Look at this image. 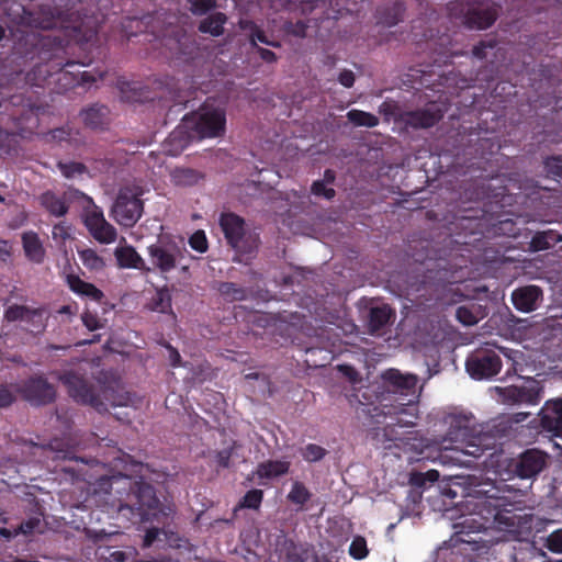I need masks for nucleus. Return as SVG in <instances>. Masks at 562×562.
<instances>
[{"mask_svg":"<svg viewBox=\"0 0 562 562\" xmlns=\"http://www.w3.org/2000/svg\"><path fill=\"white\" fill-rule=\"evenodd\" d=\"M214 7V0H190V10L194 14H203Z\"/></svg>","mask_w":562,"mask_h":562,"instance_id":"603ef678","label":"nucleus"},{"mask_svg":"<svg viewBox=\"0 0 562 562\" xmlns=\"http://www.w3.org/2000/svg\"><path fill=\"white\" fill-rule=\"evenodd\" d=\"M76 446V442L68 440L64 442L60 439L52 440L48 446L45 448L47 457L53 460H65L72 458V448Z\"/></svg>","mask_w":562,"mask_h":562,"instance_id":"473e14b6","label":"nucleus"},{"mask_svg":"<svg viewBox=\"0 0 562 562\" xmlns=\"http://www.w3.org/2000/svg\"><path fill=\"white\" fill-rule=\"evenodd\" d=\"M164 540L170 546V547H181L180 544V538L177 533L166 530V529H158V528H150L146 531L143 540V546L145 548L150 547L155 541L157 540Z\"/></svg>","mask_w":562,"mask_h":562,"instance_id":"c85d7f7f","label":"nucleus"},{"mask_svg":"<svg viewBox=\"0 0 562 562\" xmlns=\"http://www.w3.org/2000/svg\"><path fill=\"white\" fill-rule=\"evenodd\" d=\"M19 536L18 528L9 529V528H0V537L5 540H11Z\"/></svg>","mask_w":562,"mask_h":562,"instance_id":"680f3d73","label":"nucleus"},{"mask_svg":"<svg viewBox=\"0 0 562 562\" xmlns=\"http://www.w3.org/2000/svg\"><path fill=\"white\" fill-rule=\"evenodd\" d=\"M547 548L554 553H562V529L551 532L546 541Z\"/></svg>","mask_w":562,"mask_h":562,"instance_id":"09e8293b","label":"nucleus"},{"mask_svg":"<svg viewBox=\"0 0 562 562\" xmlns=\"http://www.w3.org/2000/svg\"><path fill=\"white\" fill-rule=\"evenodd\" d=\"M347 117L356 126L374 127L379 123L375 115L360 110H350Z\"/></svg>","mask_w":562,"mask_h":562,"instance_id":"4c0bfd02","label":"nucleus"},{"mask_svg":"<svg viewBox=\"0 0 562 562\" xmlns=\"http://www.w3.org/2000/svg\"><path fill=\"white\" fill-rule=\"evenodd\" d=\"M109 110L103 105H94L81 112L83 123L91 128L102 127L108 122Z\"/></svg>","mask_w":562,"mask_h":562,"instance_id":"7c9ffc66","label":"nucleus"},{"mask_svg":"<svg viewBox=\"0 0 562 562\" xmlns=\"http://www.w3.org/2000/svg\"><path fill=\"white\" fill-rule=\"evenodd\" d=\"M98 394H100L101 400L106 404V409H103L102 412L109 411L110 407L135 405V398L130 393L122 390L101 386Z\"/></svg>","mask_w":562,"mask_h":562,"instance_id":"b1692460","label":"nucleus"},{"mask_svg":"<svg viewBox=\"0 0 562 562\" xmlns=\"http://www.w3.org/2000/svg\"><path fill=\"white\" fill-rule=\"evenodd\" d=\"M187 249L175 240L159 239L147 247L149 261L154 270L167 273L173 270L184 257Z\"/></svg>","mask_w":562,"mask_h":562,"instance_id":"1a4fd4ad","label":"nucleus"},{"mask_svg":"<svg viewBox=\"0 0 562 562\" xmlns=\"http://www.w3.org/2000/svg\"><path fill=\"white\" fill-rule=\"evenodd\" d=\"M79 259L82 265L92 271H100L104 267V260L93 249H82L78 251Z\"/></svg>","mask_w":562,"mask_h":562,"instance_id":"c9c22d12","label":"nucleus"},{"mask_svg":"<svg viewBox=\"0 0 562 562\" xmlns=\"http://www.w3.org/2000/svg\"><path fill=\"white\" fill-rule=\"evenodd\" d=\"M262 501V491L251 490L243 498L241 506L247 508L257 509Z\"/></svg>","mask_w":562,"mask_h":562,"instance_id":"de8ad7c7","label":"nucleus"},{"mask_svg":"<svg viewBox=\"0 0 562 562\" xmlns=\"http://www.w3.org/2000/svg\"><path fill=\"white\" fill-rule=\"evenodd\" d=\"M117 263L122 268H132L137 270H150L146 267L145 260L132 246L117 247L114 251Z\"/></svg>","mask_w":562,"mask_h":562,"instance_id":"393cba45","label":"nucleus"},{"mask_svg":"<svg viewBox=\"0 0 562 562\" xmlns=\"http://www.w3.org/2000/svg\"><path fill=\"white\" fill-rule=\"evenodd\" d=\"M446 109L438 103L431 102L425 109L406 112L402 115L404 123L414 128H427L435 125L443 115Z\"/></svg>","mask_w":562,"mask_h":562,"instance_id":"a211bd4d","label":"nucleus"},{"mask_svg":"<svg viewBox=\"0 0 562 562\" xmlns=\"http://www.w3.org/2000/svg\"><path fill=\"white\" fill-rule=\"evenodd\" d=\"M311 497L308 490L300 482H294L288 498L297 505L305 504Z\"/></svg>","mask_w":562,"mask_h":562,"instance_id":"a19ab883","label":"nucleus"},{"mask_svg":"<svg viewBox=\"0 0 562 562\" xmlns=\"http://www.w3.org/2000/svg\"><path fill=\"white\" fill-rule=\"evenodd\" d=\"M127 498L125 507L131 517L139 516L142 521L149 520V510L156 508L158 498L155 495L154 488L144 482H140L133 494H126Z\"/></svg>","mask_w":562,"mask_h":562,"instance_id":"dca6fc26","label":"nucleus"},{"mask_svg":"<svg viewBox=\"0 0 562 562\" xmlns=\"http://www.w3.org/2000/svg\"><path fill=\"white\" fill-rule=\"evenodd\" d=\"M171 307V299L167 291H158L153 297L151 310L165 313Z\"/></svg>","mask_w":562,"mask_h":562,"instance_id":"c03bdc74","label":"nucleus"},{"mask_svg":"<svg viewBox=\"0 0 562 562\" xmlns=\"http://www.w3.org/2000/svg\"><path fill=\"white\" fill-rule=\"evenodd\" d=\"M58 168L60 172L66 178H75L77 175H81L85 171L83 165L79 162H69V164H58Z\"/></svg>","mask_w":562,"mask_h":562,"instance_id":"3c124183","label":"nucleus"},{"mask_svg":"<svg viewBox=\"0 0 562 562\" xmlns=\"http://www.w3.org/2000/svg\"><path fill=\"white\" fill-rule=\"evenodd\" d=\"M241 27L250 31L249 40L251 45L254 46H257V42H260L269 46H279L277 42L269 41L265 32L258 29L252 22H241Z\"/></svg>","mask_w":562,"mask_h":562,"instance_id":"ea45409f","label":"nucleus"},{"mask_svg":"<svg viewBox=\"0 0 562 562\" xmlns=\"http://www.w3.org/2000/svg\"><path fill=\"white\" fill-rule=\"evenodd\" d=\"M82 218L89 233L101 244H112L116 240V229L110 224L91 199V205L82 206Z\"/></svg>","mask_w":562,"mask_h":562,"instance_id":"f8f14e48","label":"nucleus"},{"mask_svg":"<svg viewBox=\"0 0 562 562\" xmlns=\"http://www.w3.org/2000/svg\"><path fill=\"white\" fill-rule=\"evenodd\" d=\"M338 81L346 88H350L355 83V75L351 70L345 69L339 72Z\"/></svg>","mask_w":562,"mask_h":562,"instance_id":"4d7b16f0","label":"nucleus"},{"mask_svg":"<svg viewBox=\"0 0 562 562\" xmlns=\"http://www.w3.org/2000/svg\"><path fill=\"white\" fill-rule=\"evenodd\" d=\"M52 239L60 249L65 248L68 240L74 239V228L66 222H60L53 226Z\"/></svg>","mask_w":562,"mask_h":562,"instance_id":"f704fd0d","label":"nucleus"},{"mask_svg":"<svg viewBox=\"0 0 562 562\" xmlns=\"http://www.w3.org/2000/svg\"><path fill=\"white\" fill-rule=\"evenodd\" d=\"M189 245L192 249L203 254L207 250L209 244L206 239V235L203 231H196L189 238Z\"/></svg>","mask_w":562,"mask_h":562,"instance_id":"a18cd8bd","label":"nucleus"},{"mask_svg":"<svg viewBox=\"0 0 562 562\" xmlns=\"http://www.w3.org/2000/svg\"><path fill=\"white\" fill-rule=\"evenodd\" d=\"M301 454L303 459L307 462H317L327 454V451L325 448L318 445L308 443L307 446L301 449Z\"/></svg>","mask_w":562,"mask_h":562,"instance_id":"79ce46f5","label":"nucleus"},{"mask_svg":"<svg viewBox=\"0 0 562 562\" xmlns=\"http://www.w3.org/2000/svg\"><path fill=\"white\" fill-rule=\"evenodd\" d=\"M501 504H493V497H487L475 504L474 514L465 517L460 526L465 532H480L488 528L516 536L519 529L527 524V515H520L512 509L498 508Z\"/></svg>","mask_w":562,"mask_h":562,"instance_id":"f03ea898","label":"nucleus"},{"mask_svg":"<svg viewBox=\"0 0 562 562\" xmlns=\"http://www.w3.org/2000/svg\"><path fill=\"white\" fill-rule=\"evenodd\" d=\"M67 283L72 292L78 295L90 297L93 301H100L103 293L92 283L81 280L78 276L69 274Z\"/></svg>","mask_w":562,"mask_h":562,"instance_id":"bb28decb","label":"nucleus"},{"mask_svg":"<svg viewBox=\"0 0 562 562\" xmlns=\"http://www.w3.org/2000/svg\"><path fill=\"white\" fill-rule=\"evenodd\" d=\"M40 203L50 215L60 217L67 214L71 204L91 205V198L76 189H68L63 195L46 191L40 196Z\"/></svg>","mask_w":562,"mask_h":562,"instance_id":"9d476101","label":"nucleus"},{"mask_svg":"<svg viewBox=\"0 0 562 562\" xmlns=\"http://www.w3.org/2000/svg\"><path fill=\"white\" fill-rule=\"evenodd\" d=\"M289 468L290 462L285 460L267 461L258 465L256 473L260 479H273L285 474Z\"/></svg>","mask_w":562,"mask_h":562,"instance_id":"c756f323","label":"nucleus"},{"mask_svg":"<svg viewBox=\"0 0 562 562\" xmlns=\"http://www.w3.org/2000/svg\"><path fill=\"white\" fill-rule=\"evenodd\" d=\"M10 256V245L5 240L0 241V258L5 260Z\"/></svg>","mask_w":562,"mask_h":562,"instance_id":"0e129e2a","label":"nucleus"},{"mask_svg":"<svg viewBox=\"0 0 562 562\" xmlns=\"http://www.w3.org/2000/svg\"><path fill=\"white\" fill-rule=\"evenodd\" d=\"M82 218L89 233L101 244H112L116 240V229L110 224L91 199V205L82 206Z\"/></svg>","mask_w":562,"mask_h":562,"instance_id":"9b49d317","label":"nucleus"},{"mask_svg":"<svg viewBox=\"0 0 562 562\" xmlns=\"http://www.w3.org/2000/svg\"><path fill=\"white\" fill-rule=\"evenodd\" d=\"M225 21L226 16L223 13H215L202 20L199 30L203 33H210L213 36H218L223 32Z\"/></svg>","mask_w":562,"mask_h":562,"instance_id":"72a5a7b5","label":"nucleus"},{"mask_svg":"<svg viewBox=\"0 0 562 562\" xmlns=\"http://www.w3.org/2000/svg\"><path fill=\"white\" fill-rule=\"evenodd\" d=\"M384 415H395L396 424L401 427H411L415 425L417 418V408L411 404H400L392 407L387 412H383Z\"/></svg>","mask_w":562,"mask_h":562,"instance_id":"cd10ccee","label":"nucleus"},{"mask_svg":"<svg viewBox=\"0 0 562 562\" xmlns=\"http://www.w3.org/2000/svg\"><path fill=\"white\" fill-rule=\"evenodd\" d=\"M220 226L228 245L236 251L238 262L241 256L251 255L258 247V236L250 231L244 218L234 213H223L220 216Z\"/></svg>","mask_w":562,"mask_h":562,"instance_id":"20e7f679","label":"nucleus"},{"mask_svg":"<svg viewBox=\"0 0 562 562\" xmlns=\"http://www.w3.org/2000/svg\"><path fill=\"white\" fill-rule=\"evenodd\" d=\"M541 240H542V237H536L532 240V245L538 249L547 248L549 244L547 241L544 244H542Z\"/></svg>","mask_w":562,"mask_h":562,"instance_id":"774afa93","label":"nucleus"},{"mask_svg":"<svg viewBox=\"0 0 562 562\" xmlns=\"http://www.w3.org/2000/svg\"><path fill=\"white\" fill-rule=\"evenodd\" d=\"M43 310H32L24 305H11L4 311V318L8 322L23 321L36 322V328H42L43 325Z\"/></svg>","mask_w":562,"mask_h":562,"instance_id":"5701e85b","label":"nucleus"},{"mask_svg":"<svg viewBox=\"0 0 562 562\" xmlns=\"http://www.w3.org/2000/svg\"><path fill=\"white\" fill-rule=\"evenodd\" d=\"M313 194L330 200L335 195L333 188H327L324 181H315L312 186Z\"/></svg>","mask_w":562,"mask_h":562,"instance_id":"5fc2aeb1","label":"nucleus"},{"mask_svg":"<svg viewBox=\"0 0 562 562\" xmlns=\"http://www.w3.org/2000/svg\"><path fill=\"white\" fill-rule=\"evenodd\" d=\"M13 400V393L7 386L0 385V407L10 405Z\"/></svg>","mask_w":562,"mask_h":562,"instance_id":"13d9d810","label":"nucleus"},{"mask_svg":"<svg viewBox=\"0 0 562 562\" xmlns=\"http://www.w3.org/2000/svg\"><path fill=\"white\" fill-rule=\"evenodd\" d=\"M539 415L543 430L562 438V400L547 401Z\"/></svg>","mask_w":562,"mask_h":562,"instance_id":"6ab92c4d","label":"nucleus"},{"mask_svg":"<svg viewBox=\"0 0 562 562\" xmlns=\"http://www.w3.org/2000/svg\"><path fill=\"white\" fill-rule=\"evenodd\" d=\"M124 462V473L120 472L110 477H101L94 490L95 496L104 501L111 508H116L119 513L126 510L125 503L128 501L126 494H133V492L139 485V481H134V474H142L144 465L140 463ZM132 498H130L131 501Z\"/></svg>","mask_w":562,"mask_h":562,"instance_id":"7ed1b4c3","label":"nucleus"},{"mask_svg":"<svg viewBox=\"0 0 562 562\" xmlns=\"http://www.w3.org/2000/svg\"><path fill=\"white\" fill-rule=\"evenodd\" d=\"M23 248L26 257L33 262L41 263L45 258V249L38 237L34 232H25L22 235Z\"/></svg>","mask_w":562,"mask_h":562,"instance_id":"a878e982","label":"nucleus"},{"mask_svg":"<svg viewBox=\"0 0 562 562\" xmlns=\"http://www.w3.org/2000/svg\"><path fill=\"white\" fill-rule=\"evenodd\" d=\"M22 396L33 405H44L54 401L56 392L42 376H33L19 387Z\"/></svg>","mask_w":562,"mask_h":562,"instance_id":"f3484780","label":"nucleus"},{"mask_svg":"<svg viewBox=\"0 0 562 562\" xmlns=\"http://www.w3.org/2000/svg\"><path fill=\"white\" fill-rule=\"evenodd\" d=\"M82 218L89 233L101 244H112L116 240V229L110 224L91 199V205L82 206Z\"/></svg>","mask_w":562,"mask_h":562,"instance_id":"ddd939ff","label":"nucleus"},{"mask_svg":"<svg viewBox=\"0 0 562 562\" xmlns=\"http://www.w3.org/2000/svg\"><path fill=\"white\" fill-rule=\"evenodd\" d=\"M403 12V5L401 3H396L391 9L386 10L384 15L380 18V22L387 26L395 25L398 21H401Z\"/></svg>","mask_w":562,"mask_h":562,"instance_id":"37998d69","label":"nucleus"},{"mask_svg":"<svg viewBox=\"0 0 562 562\" xmlns=\"http://www.w3.org/2000/svg\"><path fill=\"white\" fill-rule=\"evenodd\" d=\"M81 318H82L85 326L89 330H95V329L102 327V324H101L100 319L97 317V315H94L90 312L83 313Z\"/></svg>","mask_w":562,"mask_h":562,"instance_id":"6e6d98bb","label":"nucleus"},{"mask_svg":"<svg viewBox=\"0 0 562 562\" xmlns=\"http://www.w3.org/2000/svg\"><path fill=\"white\" fill-rule=\"evenodd\" d=\"M384 382L392 387L393 392H400L401 394H407L414 392L417 384V376L414 374H403L396 369H390L382 375Z\"/></svg>","mask_w":562,"mask_h":562,"instance_id":"4be33fe9","label":"nucleus"},{"mask_svg":"<svg viewBox=\"0 0 562 562\" xmlns=\"http://www.w3.org/2000/svg\"><path fill=\"white\" fill-rule=\"evenodd\" d=\"M486 47H490L492 48L493 45L492 44H485V43H482L480 46H476L474 47L473 49V55L476 56L477 58H485L486 57V54L484 53V49Z\"/></svg>","mask_w":562,"mask_h":562,"instance_id":"e2e57ef3","label":"nucleus"},{"mask_svg":"<svg viewBox=\"0 0 562 562\" xmlns=\"http://www.w3.org/2000/svg\"><path fill=\"white\" fill-rule=\"evenodd\" d=\"M217 463L222 467H227L229 459H231V451L229 450H222L217 453Z\"/></svg>","mask_w":562,"mask_h":562,"instance_id":"052dcab7","label":"nucleus"},{"mask_svg":"<svg viewBox=\"0 0 562 562\" xmlns=\"http://www.w3.org/2000/svg\"><path fill=\"white\" fill-rule=\"evenodd\" d=\"M218 292L228 301H241L246 297V290L233 282H223L218 285Z\"/></svg>","mask_w":562,"mask_h":562,"instance_id":"58836bf2","label":"nucleus"},{"mask_svg":"<svg viewBox=\"0 0 562 562\" xmlns=\"http://www.w3.org/2000/svg\"><path fill=\"white\" fill-rule=\"evenodd\" d=\"M171 178L176 184L187 187L198 183L201 176L192 169L178 168L172 171Z\"/></svg>","mask_w":562,"mask_h":562,"instance_id":"e433bc0d","label":"nucleus"},{"mask_svg":"<svg viewBox=\"0 0 562 562\" xmlns=\"http://www.w3.org/2000/svg\"><path fill=\"white\" fill-rule=\"evenodd\" d=\"M448 432L437 442L436 460L442 465L470 468L469 458H479L493 448L492 437L476 435L472 415L451 414L447 418Z\"/></svg>","mask_w":562,"mask_h":562,"instance_id":"f257e3e1","label":"nucleus"},{"mask_svg":"<svg viewBox=\"0 0 562 562\" xmlns=\"http://www.w3.org/2000/svg\"><path fill=\"white\" fill-rule=\"evenodd\" d=\"M41 526V519L38 517H32L27 519L26 521L22 522L18 527L19 535L29 536L33 533L35 530H37Z\"/></svg>","mask_w":562,"mask_h":562,"instance_id":"864d4df0","label":"nucleus"},{"mask_svg":"<svg viewBox=\"0 0 562 562\" xmlns=\"http://www.w3.org/2000/svg\"><path fill=\"white\" fill-rule=\"evenodd\" d=\"M257 53L259 54L261 59H263L267 63H274L277 60V56L272 50L262 47H257Z\"/></svg>","mask_w":562,"mask_h":562,"instance_id":"bf43d9fd","label":"nucleus"},{"mask_svg":"<svg viewBox=\"0 0 562 562\" xmlns=\"http://www.w3.org/2000/svg\"><path fill=\"white\" fill-rule=\"evenodd\" d=\"M349 554L357 560H361L367 557V543L363 538H356L351 542L349 547Z\"/></svg>","mask_w":562,"mask_h":562,"instance_id":"49530a36","label":"nucleus"},{"mask_svg":"<svg viewBox=\"0 0 562 562\" xmlns=\"http://www.w3.org/2000/svg\"><path fill=\"white\" fill-rule=\"evenodd\" d=\"M225 123L224 111L211 104H204L199 112L186 120V124L192 127L200 138L222 136Z\"/></svg>","mask_w":562,"mask_h":562,"instance_id":"6e6552de","label":"nucleus"},{"mask_svg":"<svg viewBox=\"0 0 562 562\" xmlns=\"http://www.w3.org/2000/svg\"><path fill=\"white\" fill-rule=\"evenodd\" d=\"M452 18L460 19L470 29L484 30L496 20L497 11L494 3L486 0H468L467 3L454 2L448 7Z\"/></svg>","mask_w":562,"mask_h":562,"instance_id":"423d86ee","label":"nucleus"},{"mask_svg":"<svg viewBox=\"0 0 562 562\" xmlns=\"http://www.w3.org/2000/svg\"><path fill=\"white\" fill-rule=\"evenodd\" d=\"M392 311L389 306L382 305L372 307L369 318V330L375 335L390 322Z\"/></svg>","mask_w":562,"mask_h":562,"instance_id":"2f4dec72","label":"nucleus"},{"mask_svg":"<svg viewBox=\"0 0 562 562\" xmlns=\"http://www.w3.org/2000/svg\"><path fill=\"white\" fill-rule=\"evenodd\" d=\"M495 391L506 404L536 405L541 398L542 389L538 381L528 379L521 386L496 387Z\"/></svg>","mask_w":562,"mask_h":562,"instance_id":"2eb2a0df","label":"nucleus"},{"mask_svg":"<svg viewBox=\"0 0 562 562\" xmlns=\"http://www.w3.org/2000/svg\"><path fill=\"white\" fill-rule=\"evenodd\" d=\"M457 318L465 326H472L477 323V316L467 306H460L457 310Z\"/></svg>","mask_w":562,"mask_h":562,"instance_id":"8fccbe9b","label":"nucleus"},{"mask_svg":"<svg viewBox=\"0 0 562 562\" xmlns=\"http://www.w3.org/2000/svg\"><path fill=\"white\" fill-rule=\"evenodd\" d=\"M502 367L499 356L494 350H477L465 362L468 373L476 380L496 375Z\"/></svg>","mask_w":562,"mask_h":562,"instance_id":"4468645a","label":"nucleus"},{"mask_svg":"<svg viewBox=\"0 0 562 562\" xmlns=\"http://www.w3.org/2000/svg\"><path fill=\"white\" fill-rule=\"evenodd\" d=\"M58 379L67 387L69 396L76 402L89 404L99 412L106 409V404L101 400L100 394L89 385L81 370H64L61 374H58Z\"/></svg>","mask_w":562,"mask_h":562,"instance_id":"0eeeda50","label":"nucleus"},{"mask_svg":"<svg viewBox=\"0 0 562 562\" xmlns=\"http://www.w3.org/2000/svg\"><path fill=\"white\" fill-rule=\"evenodd\" d=\"M547 464V454L537 449L524 452L516 463L517 475L521 479H530L538 475Z\"/></svg>","mask_w":562,"mask_h":562,"instance_id":"aec40b11","label":"nucleus"},{"mask_svg":"<svg viewBox=\"0 0 562 562\" xmlns=\"http://www.w3.org/2000/svg\"><path fill=\"white\" fill-rule=\"evenodd\" d=\"M169 351H170V360H171L172 366H177L180 360L179 352L171 347H169Z\"/></svg>","mask_w":562,"mask_h":562,"instance_id":"338daca9","label":"nucleus"},{"mask_svg":"<svg viewBox=\"0 0 562 562\" xmlns=\"http://www.w3.org/2000/svg\"><path fill=\"white\" fill-rule=\"evenodd\" d=\"M542 299V291L537 285H527L515 290L512 294L514 306L524 313H529L538 307Z\"/></svg>","mask_w":562,"mask_h":562,"instance_id":"412c9836","label":"nucleus"},{"mask_svg":"<svg viewBox=\"0 0 562 562\" xmlns=\"http://www.w3.org/2000/svg\"><path fill=\"white\" fill-rule=\"evenodd\" d=\"M111 560L114 562H124L126 560V555L122 551H114L111 553Z\"/></svg>","mask_w":562,"mask_h":562,"instance_id":"69168bd1","label":"nucleus"},{"mask_svg":"<svg viewBox=\"0 0 562 562\" xmlns=\"http://www.w3.org/2000/svg\"><path fill=\"white\" fill-rule=\"evenodd\" d=\"M147 190L137 183L124 186L120 189L111 209L114 221L125 227H132L142 217L144 202L142 196Z\"/></svg>","mask_w":562,"mask_h":562,"instance_id":"39448f33","label":"nucleus"}]
</instances>
